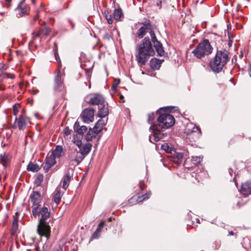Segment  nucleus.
I'll use <instances>...</instances> for the list:
<instances>
[{
    "label": "nucleus",
    "instance_id": "1",
    "mask_svg": "<svg viewBox=\"0 0 251 251\" xmlns=\"http://www.w3.org/2000/svg\"><path fill=\"white\" fill-rule=\"evenodd\" d=\"M32 215L35 218H39V224L37 227V232L40 236H43L48 240L50 234V226L47 220L50 217V212L48 208L44 206H37L33 207Z\"/></svg>",
    "mask_w": 251,
    "mask_h": 251
},
{
    "label": "nucleus",
    "instance_id": "2",
    "mask_svg": "<svg viewBox=\"0 0 251 251\" xmlns=\"http://www.w3.org/2000/svg\"><path fill=\"white\" fill-rule=\"evenodd\" d=\"M157 120L159 124L151 126L150 127L154 133L153 136L155 141L162 138L160 131L171 127L174 125L175 122L174 117L167 113L161 114Z\"/></svg>",
    "mask_w": 251,
    "mask_h": 251
},
{
    "label": "nucleus",
    "instance_id": "3",
    "mask_svg": "<svg viewBox=\"0 0 251 251\" xmlns=\"http://www.w3.org/2000/svg\"><path fill=\"white\" fill-rule=\"evenodd\" d=\"M136 54L138 63L143 65L146 64L150 56L153 55L154 51L149 37H145L137 49Z\"/></svg>",
    "mask_w": 251,
    "mask_h": 251
},
{
    "label": "nucleus",
    "instance_id": "4",
    "mask_svg": "<svg viewBox=\"0 0 251 251\" xmlns=\"http://www.w3.org/2000/svg\"><path fill=\"white\" fill-rule=\"evenodd\" d=\"M228 60V55L226 50L218 51L214 58L210 62V67L213 71L219 73L222 71Z\"/></svg>",
    "mask_w": 251,
    "mask_h": 251
},
{
    "label": "nucleus",
    "instance_id": "5",
    "mask_svg": "<svg viewBox=\"0 0 251 251\" xmlns=\"http://www.w3.org/2000/svg\"><path fill=\"white\" fill-rule=\"evenodd\" d=\"M212 49L208 40L204 39L196 46L192 53L195 57L200 59L210 54Z\"/></svg>",
    "mask_w": 251,
    "mask_h": 251
},
{
    "label": "nucleus",
    "instance_id": "6",
    "mask_svg": "<svg viewBox=\"0 0 251 251\" xmlns=\"http://www.w3.org/2000/svg\"><path fill=\"white\" fill-rule=\"evenodd\" d=\"M31 125L30 119L23 115H19L15 120L14 127L24 130Z\"/></svg>",
    "mask_w": 251,
    "mask_h": 251
},
{
    "label": "nucleus",
    "instance_id": "7",
    "mask_svg": "<svg viewBox=\"0 0 251 251\" xmlns=\"http://www.w3.org/2000/svg\"><path fill=\"white\" fill-rule=\"evenodd\" d=\"M94 110L91 108L85 109L81 114L83 121L85 123H90L94 121Z\"/></svg>",
    "mask_w": 251,
    "mask_h": 251
},
{
    "label": "nucleus",
    "instance_id": "8",
    "mask_svg": "<svg viewBox=\"0 0 251 251\" xmlns=\"http://www.w3.org/2000/svg\"><path fill=\"white\" fill-rule=\"evenodd\" d=\"M64 86L63 80L61 78V74L59 69L56 71V76L54 79V89L56 91H61L63 90Z\"/></svg>",
    "mask_w": 251,
    "mask_h": 251
},
{
    "label": "nucleus",
    "instance_id": "9",
    "mask_svg": "<svg viewBox=\"0 0 251 251\" xmlns=\"http://www.w3.org/2000/svg\"><path fill=\"white\" fill-rule=\"evenodd\" d=\"M152 25L149 21H146L142 24V26L138 29L137 34L139 38H142L147 33L151 30Z\"/></svg>",
    "mask_w": 251,
    "mask_h": 251
},
{
    "label": "nucleus",
    "instance_id": "10",
    "mask_svg": "<svg viewBox=\"0 0 251 251\" xmlns=\"http://www.w3.org/2000/svg\"><path fill=\"white\" fill-rule=\"evenodd\" d=\"M85 156L79 151L75 150L72 152L69 155V159L71 162H73L76 165L79 164L84 158Z\"/></svg>",
    "mask_w": 251,
    "mask_h": 251
},
{
    "label": "nucleus",
    "instance_id": "11",
    "mask_svg": "<svg viewBox=\"0 0 251 251\" xmlns=\"http://www.w3.org/2000/svg\"><path fill=\"white\" fill-rule=\"evenodd\" d=\"M29 10V6L23 2L20 3L15 9L16 14L18 17H21L25 15L28 13Z\"/></svg>",
    "mask_w": 251,
    "mask_h": 251
},
{
    "label": "nucleus",
    "instance_id": "12",
    "mask_svg": "<svg viewBox=\"0 0 251 251\" xmlns=\"http://www.w3.org/2000/svg\"><path fill=\"white\" fill-rule=\"evenodd\" d=\"M55 157L49 152L46 158L45 163L43 166L44 170L48 172L49 170L56 163Z\"/></svg>",
    "mask_w": 251,
    "mask_h": 251
},
{
    "label": "nucleus",
    "instance_id": "13",
    "mask_svg": "<svg viewBox=\"0 0 251 251\" xmlns=\"http://www.w3.org/2000/svg\"><path fill=\"white\" fill-rule=\"evenodd\" d=\"M30 200L33 204V207L37 206H41L40 203L42 201V197L40 192L33 191L30 196Z\"/></svg>",
    "mask_w": 251,
    "mask_h": 251
},
{
    "label": "nucleus",
    "instance_id": "14",
    "mask_svg": "<svg viewBox=\"0 0 251 251\" xmlns=\"http://www.w3.org/2000/svg\"><path fill=\"white\" fill-rule=\"evenodd\" d=\"M88 102L92 105H98L99 107L100 105L104 103L105 101L101 95L97 94L91 97Z\"/></svg>",
    "mask_w": 251,
    "mask_h": 251
},
{
    "label": "nucleus",
    "instance_id": "15",
    "mask_svg": "<svg viewBox=\"0 0 251 251\" xmlns=\"http://www.w3.org/2000/svg\"><path fill=\"white\" fill-rule=\"evenodd\" d=\"M241 193L245 197L251 194V182H247L242 185Z\"/></svg>",
    "mask_w": 251,
    "mask_h": 251
},
{
    "label": "nucleus",
    "instance_id": "16",
    "mask_svg": "<svg viewBox=\"0 0 251 251\" xmlns=\"http://www.w3.org/2000/svg\"><path fill=\"white\" fill-rule=\"evenodd\" d=\"M50 153L55 157V158H59L63 154V148L61 146H57L55 149L50 152Z\"/></svg>",
    "mask_w": 251,
    "mask_h": 251
},
{
    "label": "nucleus",
    "instance_id": "17",
    "mask_svg": "<svg viewBox=\"0 0 251 251\" xmlns=\"http://www.w3.org/2000/svg\"><path fill=\"white\" fill-rule=\"evenodd\" d=\"M108 114V109L104 103L100 105L99 106L98 116L100 117L103 118L107 115Z\"/></svg>",
    "mask_w": 251,
    "mask_h": 251
},
{
    "label": "nucleus",
    "instance_id": "18",
    "mask_svg": "<svg viewBox=\"0 0 251 251\" xmlns=\"http://www.w3.org/2000/svg\"><path fill=\"white\" fill-rule=\"evenodd\" d=\"M50 28L46 26H43L40 29L38 33H37L36 34L34 35L33 37L35 39L38 36H47L50 34Z\"/></svg>",
    "mask_w": 251,
    "mask_h": 251
},
{
    "label": "nucleus",
    "instance_id": "19",
    "mask_svg": "<svg viewBox=\"0 0 251 251\" xmlns=\"http://www.w3.org/2000/svg\"><path fill=\"white\" fill-rule=\"evenodd\" d=\"M163 60H159L156 58H152L150 61V67L153 70H158L161 66Z\"/></svg>",
    "mask_w": 251,
    "mask_h": 251
},
{
    "label": "nucleus",
    "instance_id": "20",
    "mask_svg": "<svg viewBox=\"0 0 251 251\" xmlns=\"http://www.w3.org/2000/svg\"><path fill=\"white\" fill-rule=\"evenodd\" d=\"M74 130L76 131L79 135H82L87 130V127L85 126H80L78 122H75L74 125Z\"/></svg>",
    "mask_w": 251,
    "mask_h": 251
},
{
    "label": "nucleus",
    "instance_id": "21",
    "mask_svg": "<svg viewBox=\"0 0 251 251\" xmlns=\"http://www.w3.org/2000/svg\"><path fill=\"white\" fill-rule=\"evenodd\" d=\"M92 148V145L90 143H87L83 145L82 147H80L79 151L81 153L85 156L87 155L91 151Z\"/></svg>",
    "mask_w": 251,
    "mask_h": 251
},
{
    "label": "nucleus",
    "instance_id": "22",
    "mask_svg": "<svg viewBox=\"0 0 251 251\" xmlns=\"http://www.w3.org/2000/svg\"><path fill=\"white\" fill-rule=\"evenodd\" d=\"M99 133L98 132H96V130L93 129L92 128H90L89 131L86 135V140L87 141H91L93 138H95L96 135L98 134Z\"/></svg>",
    "mask_w": 251,
    "mask_h": 251
},
{
    "label": "nucleus",
    "instance_id": "23",
    "mask_svg": "<svg viewBox=\"0 0 251 251\" xmlns=\"http://www.w3.org/2000/svg\"><path fill=\"white\" fill-rule=\"evenodd\" d=\"M153 44L158 54L160 56H163L165 53V51L162 44L159 41H158Z\"/></svg>",
    "mask_w": 251,
    "mask_h": 251
},
{
    "label": "nucleus",
    "instance_id": "24",
    "mask_svg": "<svg viewBox=\"0 0 251 251\" xmlns=\"http://www.w3.org/2000/svg\"><path fill=\"white\" fill-rule=\"evenodd\" d=\"M62 196V194L61 191L59 190H56L52 198L53 201L56 204L60 202Z\"/></svg>",
    "mask_w": 251,
    "mask_h": 251
},
{
    "label": "nucleus",
    "instance_id": "25",
    "mask_svg": "<svg viewBox=\"0 0 251 251\" xmlns=\"http://www.w3.org/2000/svg\"><path fill=\"white\" fill-rule=\"evenodd\" d=\"M82 139V135H75L73 137V142L76 145V146L78 147V148H80L81 146Z\"/></svg>",
    "mask_w": 251,
    "mask_h": 251
},
{
    "label": "nucleus",
    "instance_id": "26",
    "mask_svg": "<svg viewBox=\"0 0 251 251\" xmlns=\"http://www.w3.org/2000/svg\"><path fill=\"white\" fill-rule=\"evenodd\" d=\"M39 169L40 167L38 165L32 162H30L27 167V170L28 171H31L32 172H36L39 170Z\"/></svg>",
    "mask_w": 251,
    "mask_h": 251
},
{
    "label": "nucleus",
    "instance_id": "27",
    "mask_svg": "<svg viewBox=\"0 0 251 251\" xmlns=\"http://www.w3.org/2000/svg\"><path fill=\"white\" fill-rule=\"evenodd\" d=\"M71 180V176L69 174H67L63 178V188L66 189L69 186Z\"/></svg>",
    "mask_w": 251,
    "mask_h": 251
},
{
    "label": "nucleus",
    "instance_id": "28",
    "mask_svg": "<svg viewBox=\"0 0 251 251\" xmlns=\"http://www.w3.org/2000/svg\"><path fill=\"white\" fill-rule=\"evenodd\" d=\"M123 15L122 11L121 9H115L114 13V18L116 20H119Z\"/></svg>",
    "mask_w": 251,
    "mask_h": 251
},
{
    "label": "nucleus",
    "instance_id": "29",
    "mask_svg": "<svg viewBox=\"0 0 251 251\" xmlns=\"http://www.w3.org/2000/svg\"><path fill=\"white\" fill-rule=\"evenodd\" d=\"M202 160L201 156H193L191 159L192 162L195 165L199 164Z\"/></svg>",
    "mask_w": 251,
    "mask_h": 251
},
{
    "label": "nucleus",
    "instance_id": "30",
    "mask_svg": "<svg viewBox=\"0 0 251 251\" xmlns=\"http://www.w3.org/2000/svg\"><path fill=\"white\" fill-rule=\"evenodd\" d=\"M101 122V120H99L96 124L95 126L93 128V129L100 133L102 129L103 126H101L100 123Z\"/></svg>",
    "mask_w": 251,
    "mask_h": 251
},
{
    "label": "nucleus",
    "instance_id": "31",
    "mask_svg": "<svg viewBox=\"0 0 251 251\" xmlns=\"http://www.w3.org/2000/svg\"><path fill=\"white\" fill-rule=\"evenodd\" d=\"M149 32H150V34L151 35V41H152V43L154 44V43L158 42V41L157 40V39L156 37V36L153 31V29L152 27L151 28V30H150Z\"/></svg>",
    "mask_w": 251,
    "mask_h": 251
},
{
    "label": "nucleus",
    "instance_id": "32",
    "mask_svg": "<svg viewBox=\"0 0 251 251\" xmlns=\"http://www.w3.org/2000/svg\"><path fill=\"white\" fill-rule=\"evenodd\" d=\"M161 149L167 152H170L171 151V149L167 143H164L162 144L161 145Z\"/></svg>",
    "mask_w": 251,
    "mask_h": 251
},
{
    "label": "nucleus",
    "instance_id": "33",
    "mask_svg": "<svg viewBox=\"0 0 251 251\" xmlns=\"http://www.w3.org/2000/svg\"><path fill=\"white\" fill-rule=\"evenodd\" d=\"M13 228H15V230L18 228V219L16 217V215L14 216V220L13 221Z\"/></svg>",
    "mask_w": 251,
    "mask_h": 251
},
{
    "label": "nucleus",
    "instance_id": "34",
    "mask_svg": "<svg viewBox=\"0 0 251 251\" xmlns=\"http://www.w3.org/2000/svg\"><path fill=\"white\" fill-rule=\"evenodd\" d=\"M154 119V114L153 113H151L148 114V122L150 123Z\"/></svg>",
    "mask_w": 251,
    "mask_h": 251
},
{
    "label": "nucleus",
    "instance_id": "35",
    "mask_svg": "<svg viewBox=\"0 0 251 251\" xmlns=\"http://www.w3.org/2000/svg\"><path fill=\"white\" fill-rule=\"evenodd\" d=\"M156 5L158 7L159 9H160L161 6V3L164 0H152Z\"/></svg>",
    "mask_w": 251,
    "mask_h": 251
},
{
    "label": "nucleus",
    "instance_id": "36",
    "mask_svg": "<svg viewBox=\"0 0 251 251\" xmlns=\"http://www.w3.org/2000/svg\"><path fill=\"white\" fill-rule=\"evenodd\" d=\"M100 233L98 231H95L91 237V239H97L100 236Z\"/></svg>",
    "mask_w": 251,
    "mask_h": 251
},
{
    "label": "nucleus",
    "instance_id": "37",
    "mask_svg": "<svg viewBox=\"0 0 251 251\" xmlns=\"http://www.w3.org/2000/svg\"><path fill=\"white\" fill-rule=\"evenodd\" d=\"M192 126H193V129L192 131V132H196V131H198V132H199V133L200 134L201 133V129L199 127H198L195 125H192Z\"/></svg>",
    "mask_w": 251,
    "mask_h": 251
},
{
    "label": "nucleus",
    "instance_id": "38",
    "mask_svg": "<svg viewBox=\"0 0 251 251\" xmlns=\"http://www.w3.org/2000/svg\"><path fill=\"white\" fill-rule=\"evenodd\" d=\"M72 130L69 129L68 127H66L64 129V133L66 136H68L71 133Z\"/></svg>",
    "mask_w": 251,
    "mask_h": 251
},
{
    "label": "nucleus",
    "instance_id": "39",
    "mask_svg": "<svg viewBox=\"0 0 251 251\" xmlns=\"http://www.w3.org/2000/svg\"><path fill=\"white\" fill-rule=\"evenodd\" d=\"M105 18L108 22V23L109 24H111L113 22V20L111 18V15H106L105 16Z\"/></svg>",
    "mask_w": 251,
    "mask_h": 251
},
{
    "label": "nucleus",
    "instance_id": "40",
    "mask_svg": "<svg viewBox=\"0 0 251 251\" xmlns=\"http://www.w3.org/2000/svg\"><path fill=\"white\" fill-rule=\"evenodd\" d=\"M54 56H55V59L56 60V61L58 62L59 64H60V60L59 59V55H58V53L57 52V51H55L54 52Z\"/></svg>",
    "mask_w": 251,
    "mask_h": 251
},
{
    "label": "nucleus",
    "instance_id": "41",
    "mask_svg": "<svg viewBox=\"0 0 251 251\" xmlns=\"http://www.w3.org/2000/svg\"><path fill=\"white\" fill-rule=\"evenodd\" d=\"M120 80L119 79H115L114 81L113 85V87L116 88L117 86V85L120 83Z\"/></svg>",
    "mask_w": 251,
    "mask_h": 251
},
{
    "label": "nucleus",
    "instance_id": "42",
    "mask_svg": "<svg viewBox=\"0 0 251 251\" xmlns=\"http://www.w3.org/2000/svg\"><path fill=\"white\" fill-rule=\"evenodd\" d=\"M0 157L2 162L3 165H4L7 161V157H5L4 155L3 156L2 154L0 155Z\"/></svg>",
    "mask_w": 251,
    "mask_h": 251
},
{
    "label": "nucleus",
    "instance_id": "43",
    "mask_svg": "<svg viewBox=\"0 0 251 251\" xmlns=\"http://www.w3.org/2000/svg\"><path fill=\"white\" fill-rule=\"evenodd\" d=\"M18 112V110L17 109V106H16V105H15L13 106L14 115L16 116Z\"/></svg>",
    "mask_w": 251,
    "mask_h": 251
},
{
    "label": "nucleus",
    "instance_id": "44",
    "mask_svg": "<svg viewBox=\"0 0 251 251\" xmlns=\"http://www.w3.org/2000/svg\"><path fill=\"white\" fill-rule=\"evenodd\" d=\"M104 226V222L102 221L99 224V225H98V227L102 229Z\"/></svg>",
    "mask_w": 251,
    "mask_h": 251
},
{
    "label": "nucleus",
    "instance_id": "45",
    "mask_svg": "<svg viewBox=\"0 0 251 251\" xmlns=\"http://www.w3.org/2000/svg\"><path fill=\"white\" fill-rule=\"evenodd\" d=\"M104 226V222L102 221L99 224V225H98V227L102 229Z\"/></svg>",
    "mask_w": 251,
    "mask_h": 251
},
{
    "label": "nucleus",
    "instance_id": "46",
    "mask_svg": "<svg viewBox=\"0 0 251 251\" xmlns=\"http://www.w3.org/2000/svg\"><path fill=\"white\" fill-rule=\"evenodd\" d=\"M104 38L108 40L110 38V36L107 33H106L104 36Z\"/></svg>",
    "mask_w": 251,
    "mask_h": 251
},
{
    "label": "nucleus",
    "instance_id": "47",
    "mask_svg": "<svg viewBox=\"0 0 251 251\" xmlns=\"http://www.w3.org/2000/svg\"><path fill=\"white\" fill-rule=\"evenodd\" d=\"M143 197H144L143 200L148 199V198H149V196L148 194H146V195H144Z\"/></svg>",
    "mask_w": 251,
    "mask_h": 251
},
{
    "label": "nucleus",
    "instance_id": "48",
    "mask_svg": "<svg viewBox=\"0 0 251 251\" xmlns=\"http://www.w3.org/2000/svg\"><path fill=\"white\" fill-rule=\"evenodd\" d=\"M101 230H102V229H101V228H100V227H99L98 226V228H97V230H96V231H98L99 232H100V233H101Z\"/></svg>",
    "mask_w": 251,
    "mask_h": 251
},
{
    "label": "nucleus",
    "instance_id": "49",
    "mask_svg": "<svg viewBox=\"0 0 251 251\" xmlns=\"http://www.w3.org/2000/svg\"><path fill=\"white\" fill-rule=\"evenodd\" d=\"M101 120V122L100 123V124L103 126L104 125V121L102 120Z\"/></svg>",
    "mask_w": 251,
    "mask_h": 251
},
{
    "label": "nucleus",
    "instance_id": "50",
    "mask_svg": "<svg viewBox=\"0 0 251 251\" xmlns=\"http://www.w3.org/2000/svg\"><path fill=\"white\" fill-rule=\"evenodd\" d=\"M37 178L40 180V179H42V176H38Z\"/></svg>",
    "mask_w": 251,
    "mask_h": 251
},
{
    "label": "nucleus",
    "instance_id": "51",
    "mask_svg": "<svg viewBox=\"0 0 251 251\" xmlns=\"http://www.w3.org/2000/svg\"><path fill=\"white\" fill-rule=\"evenodd\" d=\"M229 234L230 235H233L234 233H233V231H231L229 232Z\"/></svg>",
    "mask_w": 251,
    "mask_h": 251
},
{
    "label": "nucleus",
    "instance_id": "52",
    "mask_svg": "<svg viewBox=\"0 0 251 251\" xmlns=\"http://www.w3.org/2000/svg\"><path fill=\"white\" fill-rule=\"evenodd\" d=\"M136 197H132V198L131 199L130 201H133V200H135V199H136Z\"/></svg>",
    "mask_w": 251,
    "mask_h": 251
},
{
    "label": "nucleus",
    "instance_id": "53",
    "mask_svg": "<svg viewBox=\"0 0 251 251\" xmlns=\"http://www.w3.org/2000/svg\"><path fill=\"white\" fill-rule=\"evenodd\" d=\"M34 91L35 92L34 94H36L38 92V91L37 90H36V91Z\"/></svg>",
    "mask_w": 251,
    "mask_h": 251
},
{
    "label": "nucleus",
    "instance_id": "54",
    "mask_svg": "<svg viewBox=\"0 0 251 251\" xmlns=\"http://www.w3.org/2000/svg\"><path fill=\"white\" fill-rule=\"evenodd\" d=\"M123 98H124V97L122 95H121L120 96V99H123Z\"/></svg>",
    "mask_w": 251,
    "mask_h": 251
},
{
    "label": "nucleus",
    "instance_id": "55",
    "mask_svg": "<svg viewBox=\"0 0 251 251\" xmlns=\"http://www.w3.org/2000/svg\"><path fill=\"white\" fill-rule=\"evenodd\" d=\"M35 116L37 118L38 117V114L37 113H35Z\"/></svg>",
    "mask_w": 251,
    "mask_h": 251
},
{
    "label": "nucleus",
    "instance_id": "56",
    "mask_svg": "<svg viewBox=\"0 0 251 251\" xmlns=\"http://www.w3.org/2000/svg\"><path fill=\"white\" fill-rule=\"evenodd\" d=\"M7 1H8V2H10L12 0H6Z\"/></svg>",
    "mask_w": 251,
    "mask_h": 251
},
{
    "label": "nucleus",
    "instance_id": "57",
    "mask_svg": "<svg viewBox=\"0 0 251 251\" xmlns=\"http://www.w3.org/2000/svg\"><path fill=\"white\" fill-rule=\"evenodd\" d=\"M231 41H229V43H228V44H229V45H230V44H231Z\"/></svg>",
    "mask_w": 251,
    "mask_h": 251
},
{
    "label": "nucleus",
    "instance_id": "58",
    "mask_svg": "<svg viewBox=\"0 0 251 251\" xmlns=\"http://www.w3.org/2000/svg\"><path fill=\"white\" fill-rule=\"evenodd\" d=\"M11 77V78H14V76H11V77Z\"/></svg>",
    "mask_w": 251,
    "mask_h": 251
},
{
    "label": "nucleus",
    "instance_id": "59",
    "mask_svg": "<svg viewBox=\"0 0 251 251\" xmlns=\"http://www.w3.org/2000/svg\"><path fill=\"white\" fill-rule=\"evenodd\" d=\"M32 1L34 2V0H32Z\"/></svg>",
    "mask_w": 251,
    "mask_h": 251
}]
</instances>
